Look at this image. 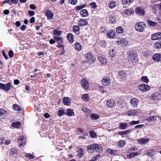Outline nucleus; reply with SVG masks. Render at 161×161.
Listing matches in <instances>:
<instances>
[{"mask_svg":"<svg viewBox=\"0 0 161 161\" xmlns=\"http://www.w3.org/2000/svg\"><path fill=\"white\" fill-rule=\"evenodd\" d=\"M146 24L143 22L137 23L135 26L136 30L139 32H143L146 28Z\"/></svg>","mask_w":161,"mask_h":161,"instance_id":"1","label":"nucleus"},{"mask_svg":"<svg viewBox=\"0 0 161 161\" xmlns=\"http://www.w3.org/2000/svg\"><path fill=\"white\" fill-rule=\"evenodd\" d=\"M86 61L90 64H93L95 62V58L93 56L91 53H89L85 55Z\"/></svg>","mask_w":161,"mask_h":161,"instance_id":"2","label":"nucleus"},{"mask_svg":"<svg viewBox=\"0 0 161 161\" xmlns=\"http://www.w3.org/2000/svg\"><path fill=\"white\" fill-rule=\"evenodd\" d=\"M137 54L133 52H130L129 55V59L132 63H136L138 61V58Z\"/></svg>","mask_w":161,"mask_h":161,"instance_id":"3","label":"nucleus"},{"mask_svg":"<svg viewBox=\"0 0 161 161\" xmlns=\"http://www.w3.org/2000/svg\"><path fill=\"white\" fill-rule=\"evenodd\" d=\"M138 88L142 91L145 92L149 90L150 86L147 85L142 83L138 85Z\"/></svg>","mask_w":161,"mask_h":161,"instance_id":"4","label":"nucleus"},{"mask_svg":"<svg viewBox=\"0 0 161 161\" xmlns=\"http://www.w3.org/2000/svg\"><path fill=\"white\" fill-rule=\"evenodd\" d=\"M12 86L11 83L9 82L6 84H3L0 83V88L3 89L6 91L9 90L10 87Z\"/></svg>","mask_w":161,"mask_h":161,"instance_id":"5","label":"nucleus"},{"mask_svg":"<svg viewBox=\"0 0 161 161\" xmlns=\"http://www.w3.org/2000/svg\"><path fill=\"white\" fill-rule=\"evenodd\" d=\"M151 99L155 101L158 102L161 99V94L158 93H155L151 96Z\"/></svg>","mask_w":161,"mask_h":161,"instance_id":"6","label":"nucleus"},{"mask_svg":"<svg viewBox=\"0 0 161 161\" xmlns=\"http://www.w3.org/2000/svg\"><path fill=\"white\" fill-rule=\"evenodd\" d=\"M152 59L156 62H161V54L159 53L154 54L152 56Z\"/></svg>","mask_w":161,"mask_h":161,"instance_id":"7","label":"nucleus"},{"mask_svg":"<svg viewBox=\"0 0 161 161\" xmlns=\"http://www.w3.org/2000/svg\"><path fill=\"white\" fill-rule=\"evenodd\" d=\"M116 42L118 45H120L121 46L125 45L127 43V40L125 38H119L118 39Z\"/></svg>","mask_w":161,"mask_h":161,"instance_id":"8","label":"nucleus"},{"mask_svg":"<svg viewBox=\"0 0 161 161\" xmlns=\"http://www.w3.org/2000/svg\"><path fill=\"white\" fill-rule=\"evenodd\" d=\"M45 15L47 17L48 20L52 19L53 18L54 14L51 12V11L49 10H46L45 11Z\"/></svg>","mask_w":161,"mask_h":161,"instance_id":"9","label":"nucleus"},{"mask_svg":"<svg viewBox=\"0 0 161 161\" xmlns=\"http://www.w3.org/2000/svg\"><path fill=\"white\" fill-rule=\"evenodd\" d=\"M81 85L83 88L87 89L88 87V83L87 80L85 79H83L81 80Z\"/></svg>","mask_w":161,"mask_h":161,"instance_id":"10","label":"nucleus"},{"mask_svg":"<svg viewBox=\"0 0 161 161\" xmlns=\"http://www.w3.org/2000/svg\"><path fill=\"white\" fill-rule=\"evenodd\" d=\"M18 143L19 144V147H22L25 145V137L22 136H21L19 138L18 141Z\"/></svg>","mask_w":161,"mask_h":161,"instance_id":"11","label":"nucleus"},{"mask_svg":"<svg viewBox=\"0 0 161 161\" xmlns=\"http://www.w3.org/2000/svg\"><path fill=\"white\" fill-rule=\"evenodd\" d=\"M137 14L142 16L144 14L145 11L141 8L138 7L135 10Z\"/></svg>","mask_w":161,"mask_h":161,"instance_id":"12","label":"nucleus"},{"mask_svg":"<svg viewBox=\"0 0 161 161\" xmlns=\"http://www.w3.org/2000/svg\"><path fill=\"white\" fill-rule=\"evenodd\" d=\"M71 99L69 97H64L63 99V103L66 105H69L71 103Z\"/></svg>","mask_w":161,"mask_h":161,"instance_id":"13","label":"nucleus"},{"mask_svg":"<svg viewBox=\"0 0 161 161\" xmlns=\"http://www.w3.org/2000/svg\"><path fill=\"white\" fill-rule=\"evenodd\" d=\"M65 114L69 116H72L74 115L73 109L70 108L67 109L65 112Z\"/></svg>","mask_w":161,"mask_h":161,"instance_id":"14","label":"nucleus"},{"mask_svg":"<svg viewBox=\"0 0 161 161\" xmlns=\"http://www.w3.org/2000/svg\"><path fill=\"white\" fill-rule=\"evenodd\" d=\"M149 139L142 138L139 139L138 140L137 142L140 144H144L147 143L149 142Z\"/></svg>","mask_w":161,"mask_h":161,"instance_id":"15","label":"nucleus"},{"mask_svg":"<svg viewBox=\"0 0 161 161\" xmlns=\"http://www.w3.org/2000/svg\"><path fill=\"white\" fill-rule=\"evenodd\" d=\"M110 81L109 77H104L102 80V84L104 86H107L110 83Z\"/></svg>","mask_w":161,"mask_h":161,"instance_id":"16","label":"nucleus"},{"mask_svg":"<svg viewBox=\"0 0 161 161\" xmlns=\"http://www.w3.org/2000/svg\"><path fill=\"white\" fill-rule=\"evenodd\" d=\"M107 105L109 108L114 107L115 105V103L114 100L110 99L107 102Z\"/></svg>","mask_w":161,"mask_h":161,"instance_id":"17","label":"nucleus"},{"mask_svg":"<svg viewBox=\"0 0 161 161\" xmlns=\"http://www.w3.org/2000/svg\"><path fill=\"white\" fill-rule=\"evenodd\" d=\"M95 146H96V144L94 143L93 145H89L87 147V149L88 150V152L90 153H92L94 152L95 149Z\"/></svg>","mask_w":161,"mask_h":161,"instance_id":"18","label":"nucleus"},{"mask_svg":"<svg viewBox=\"0 0 161 161\" xmlns=\"http://www.w3.org/2000/svg\"><path fill=\"white\" fill-rule=\"evenodd\" d=\"M53 39L56 41L58 44L62 43L63 42V39L61 37H59L56 36H54Z\"/></svg>","mask_w":161,"mask_h":161,"instance_id":"19","label":"nucleus"},{"mask_svg":"<svg viewBox=\"0 0 161 161\" xmlns=\"http://www.w3.org/2000/svg\"><path fill=\"white\" fill-rule=\"evenodd\" d=\"M67 38L69 42L72 43L74 42V37L73 35L71 33H69L67 35Z\"/></svg>","mask_w":161,"mask_h":161,"instance_id":"20","label":"nucleus"},{"mask_svg":"<svg viewBox=\"0 0 161 161\" xmlns=\"http://www.w3.org/2000/svg\"><path fill=\"white\" fill-rule=\"evenodd\" d=\"M88 24V22L86 19H81L78 22V25L80 26H83L86 25Z\"/></svg>","mask_w":161,"mask_h":161,"instance_id":"21","label":"nucleus"},{"mask_svg":"<svg viewBox=\"0 0 161 161\" xmlns=\"http://www.w3.org/2000/svg\"><path fill=\"white\" fill-rule=\"evenodd\" d=\"M119 126V129L122 130L126 129L128 127L127 123L122 122L120 123Z\"/></svg>","mask_w":161,"mask_h":161,"instance_id":"22","label":"nucleus"},{"mask_svg":"<svg viewBox=\"0 0 161 161\" xmlns=\"http://www.w3.org/2000/svg\"><path fill=\"white\" fill-rule=\"evenodd\" d=\"M80 13L82 17H87L88 15V13L87 10L85 9H83L81 10Z\"/></svg>","mask_w":161,"mask_h":161,"instance_id":"23","label":"nucleus"},{"mask_svg":"<svg viewBox=\"0 0 161 161\" xmlns=\"http://www.w3.org/2000/svg\"><path fill=\"white\" fill-rule=\"evenodd\" d=\"M138 102V99L136 98H132L130 100V103L133 106L136 107Z\"/></svg>","mask_w":161,"mask_h":161,"instance_id":"24","label":"nucleus"},{"mask_svg":"<svg viewBox=\"0 0 161 161\" xmlns=\"http://www.w3.org/2000/svg\"><path fill=\"white\" fill-rule=\"evenodd\" d=\"M82 48V47L81 44L78 42H76L75 43V49L76 51L78 52L80 51Z\"/></svg>","mask_w":161,"mask_h":161,"instance_id":"25","label":"nucleus"},{"mask_svg":"<svg viewBox=\"0 0 161 161\" xmlns=\"http://www.w3.org/2000/svg\"><path fill=\"white\" fill-rule=\"evenodd\" d=\"M21 123L19 121L13 122L12 124V127L15 128H19L21 126Z\"/></svg>","mask_w":161,"mask_h":161,"instance_id":"26","label":"nucleus"},{"mask_svg":"<svg viewBox=\"0 0 161 161\" xmlns=\"http://www.w3.org/2000/svg\"><path fill=\"white\" fill-rule=\"evenodd\" d=\"M138 153L137 152H133L130 153V154L127 155V157L130 159L133 158L138 155Z\"/></svg>","mask_w":161,"mask_h":161,"instance_id":"27","label":"nucleus"},{"mask_svg":"<svg viewBox=\"0 0 161 161\" xmlns=\"http://www.w3.org/2000/svg\"><path fill=\"white\" fill-rule=\"evenodd\" d=\"M131 131V130H127L124 131L119 132L118 133V134L121 136H124L125 135L129 134Z\"/></svg>","mask_w":161,"mask_h":161,"instance_id":"28","label":"nucleus"},{"mask_svg":"<svg viewBox=\"0 0 161 161\" xmlns=\"http://www.w3.org/2000/svg\"><path fill=\"white\" fill-rule=\"evenodd\" d=\"M146 23L148 25L152 27L155 26L157 24V23L150 20H147Z\"/></svg>","mask_w":161,"mask_h":161,"instance_id":"29","label":"nucleus"},{"mask_svg":"<svg viewBox=\"0 0 161 161\" xmlns=\"http://www.w3.org/2000/svg\"><path fill=\"white\" fill-rule=\"evenodd\" d=\"M95 150L96 151L99 153H101L103 151L102 148L99 145L96 144L95 146Z\"/></svg>","mask_w":161,"mask_h":161,"instance_id":"30","label":"nucleus"},{"mask_svg":"<svg viewBox=\"0 0 161 161\" xmlns=\"http://www.w3.org/2000/svg\"><path fill=\"white\" fill-rule=\"evenodd\" d=\"M109 22L110 23L113 24L115 22V18L114 15H110L108 17Z\"/></svg>","mask_w":161,"mask_h":161,"instance_id":"31","label":"nucleus"},{"mask_svg":"<svg viewBox=\"0 0 161 161\" xmlns=\"http://www.w3.org/2000/svg\"><path fill=\"white\" fill-rule=\"evenodd\" d=\"M73 31L77 35L79 34V27L77 25H75L73 28Z\"/></svg>","mask_w":161,"mask_h":161,"instance_id":"32","label":"nucleus"},{"mask_svg":"<svg viewBox=\"0 0 161 161\" xmlns=\"http://www.w3.org/2000/svg\"><path fill=\"white\" fill-rule=\"evenodd\" d=\"M146 154L150 156H153L155 154V150L153 149L147 150V151Z\"/></svg>","mask_w":161,"mask_h":161,"instance_id":"33","label":"nucleus"},{"mask_svg":"<svg viewBox=\"0 0 161 161\" xmlns=\"http://www.w3.org/2000/svg\"><path fill=\"white\" fill-rule=\"evenodd\" d=\"M115 33L114 30L110 31L107 34V36L110 38H113L114 36Z\"/></svg>","mask_w":161,"mask_h":161,"instance_id":"34","label":"nucleus"},{"mask_svg":"<svg viewBox=\"0 0 161 161\" xmlns=\"http://www.w3.org/2000/svg\"><path fill=\"white\" fill-rule=\"evenodd\" d=\"M13 108L14 110L20 111L22 110L21 108L17 104H14L13 105Z\"/></svg>","mask_w":161,"mask_h":161,"instance_id":"35","label":"nucleus"},{"mask_svg":"<svg viewBox=\"0 0 161 161\" xmlns=\"http://www.w3.org/2000/svg\"><path fill=\"white\" fill-rule=\"evenodd\" d=\"M98 60L102 64H106L107 60L104 57L99 56L98 57Z\"/></svg>","mask_w":161,"mask_h":161,"instance_id":"36","label":"nucleus"},{"mask_svg":"<svg viewBox=\"0 0 161 161\" xmlns=\"http://www.w3.org/2000/svg\"><path fill=\"white\" fill-rule=\"evenodd\" d=\"M91 118L92 120H96L98 119L99 118V115L95 114H92L91 115Z\"/></svg>","mask_w":161,"mask_h":161,"instance_id":"37","label":"nucleus"},{"mask_svg":"<svg viewBox=\"0 0 161 161\" xmlns=\"http://www.w3.org/2000/svg\"><path fill=\"white\" fill-rule=\"evenodd\" d=\"M136 112L135 110H131L128 111V115L129 116L136 115Z\"/></svg>","mask_w":161,"mask_h":161,"instance_id":"38","label":"nucleus"},{"mask_svg":"<svg viewBox=\"0 0 161 161\" xmlns=\"http://www.w3.org/2000/svg\"><path fill=\"white\" fill-rule=\"evenodd\" d=\"M156 119V118L155 116H151L147 118L146 120L148 122H151L155 120Z\"/></svg>","mask_w":161,"mask_h":161,"instance_id":"39","label":"nucleus"},{"mask_svg":"<svg viewBox=\"0 0 161 161\" xmlns=\"http://www.w3.org/2000/svg\"><path fill=\"white\" fill-rule=\"evenodd\" d=\"M116 32L118 33H123L124 32L123 28L121 26H119L116 28Z\"/></svg>","mask_w":161,"mask_h":161,"instance_id":"40","label":"nucleus"},{"mask_svg":"<svg viewBox=\"0 0 161 161\" xmlns=\"http://www.w3.org/2000/svg\"><path fill=\"white\" fill-rule=\"evenodd\" d=\"M58 116H62L65 114V112L64 109H61L58 110Z\"/></svg>","mask_w":161,"mask_h":161,"instance_id":"41","label":"nucleus"},{"mask_svg":"<svg viewBox=\"0 0 161 161\" xmlns=\"http://www.w3.org/2000/svg\"><path fill=\"white\" fill-rule=\"evenodd\" d=\"M7 114V111L4 109H0V117L6 115Z\"/></svg>","mask_w":161,"mask_h":161,"instance_id":"42","label":"nucleus"},{"mask_svg":"<svg viewBox=\"0 0 161 161\" xmlns=\"http://www.w3.org/2000/svg\"><path fill=\"white\" fill-rule=\"evenodd\" d=\"M125 144V142L124 140H120L118 143L117 145L119 147H123Z\"/></svg>","mask_w":161,"mask_h":161,"instance_id":"43","label":"nucleus"},{"mask_svg":"<svg viewBox=\"0 0 161 161\" xmlns=\"http://www.w3.org/2000/svg\"><path fill=\"white\" fill-rule=\"evenodd\" d=\"M141 80L142 82L147 83L149 82V80L147 77L146 76H143L141 79Z\"/></svg>","mask_w":161,"mask_h":161,"instance_id":"44","label":"nucleus"},{"mask_svg":"<svg viewBox=\"0 0 161 161\" xmlns=\"http://www.w3.org/2000/svg\"><path fill=\"white\" fill-rule=\"evenodd\" d=\"M126 75V71H121L119 72V75L122 78L125 77Z\"/></svg>","mask_w":161,"mask_h":161,"instance_id":"45","label":"nucleus"},{"mask_svg":"<svg viewBox=\"0 0 161 161\" xmlns=\"http://www.w3.org/2000/svg\"><path fill=\"white\" fill-rule=\"evenodd\" d=\"M62 31L57 30H55L53 31L54 35L57 36H60L62 33Z\"/></svg>","mask_w":161,"mask_h":161,"instance_id":"46","label":"nucleus"},{"mask_svg":"<svg viewBox=\"0 0 161 161\" xmlns=\"http://www.w3.org/2000/svg\"><path fill=\"white\" fill-rule=\"evenodd\" d=\"M81 98L85 102H87L89 99L88 95L87 94H85L82 95L81 97Z\"/></svg>","mask_w":161,"mask_h":161,"instance_id":"47","label":"nucleus"},{"mask_svg":"<svg viewBox=\"0 0 161 161\" xmlns=\"http://www.w3.org/2000/svg\"><path fill=\"white\" fill-rule=\"evenodd\" d=\"M116 5V3L113 1H111L108 4L109 7L111 8H113L115 7Z\"/></svg>","mask_w":161,"mask_h":161,"instance_id":"48","label":"nucleus"},{"mask_svg":"<svg viewBox=\"0 0 161 161\" xmlns=\"http://www.w3.org/2000/svg\"><path fill=\"white\" fill-rule=\"evenodd\" d=\"M134 0H122V3L123 5L124 4H130Z\"/></svg>","mask_w":161,"mask_h":161,"instance_id":"49","label":"nucleus"},{"mask_svg":"<svg viewBox=\"0 0 161 161\" xmlns=\"http://www.w3.org/2000/svg\"><path fill=\"white\" fill-rule=\"evenodd\" d=\"M90 135L92 138H96L97 135L96 133L93 130H92L90 131Z\"/></svg>","mask_w":161,"mask_h":161,"instance_id":"50","label":"nucleus"},{"mask_svg":"<svg viewBox=\"0 0 161 161\" xmlns=\"http://www.w3.org/2000/svg\"><path fill=\"white\" fill-rule=\"evenodd\" d=\"M18 153V150L15 148H13L11 149V151L10 153V154L13 155L14 154H17Z\"/></svg>","mask_w":161,"mask_h":161,"instance_id":"51","label":"nucleus"},{"mask_svg":"<svg viewBox=\"0 0 161 161\" xmlns=\"http://www.w3.org/2000/svg\"><path fill=\"white\" fill-rule=\"evenodd\" d=\"M78 153L79 154L78 155V156H79L80 158H81L83 156V150L81 148H80L79 149V150Z\"/></svg>","mask_w":161,"mask_h":161,"instance_id":"52","label":"nucleus"},{"mask_svg":"<svg viewBox=\"0 0 161 161\" xmlns=\"http://www.w3.org/2000/svg\"><path fill=\"white\" fill-rule=\"evenodd\" d=\"M97 89L99 90L101 93H103L105 92V91L104 90V87L102 86H98L97 87Z\"/></svg>","mask_w":161,"mask_h":161,"instance_id":"53","label":"nucleus"},{"mask_svg":"<svg viewBox=\"0 0 161 161\" xmlns=\"http://www.w3.org/2000/svg\"><path fill=\"white\" fill-rule=\"evenodd\" d=\"M86 6V5L84 4L83 5H81L79 6H77L76 7V9L77 10H80L83 8H85Z\"/></svg>","mask_w":161,"mask_h":161,"instance_id":"54","label":"nucleus"},{"mask_svg":"<svg viewBox=\"0 0 161 161\" xmlns=\"http://www.w3.org/2000/svg\"><path fill=\"white\" fill-rule=\"evenodd\" d=\"M100 44L101 47H104L106 46V44L105 41L103 40L101 41L100 42Z\"/></svg>","mask_w":161,"mask_h":161,"instance_id":"55","label":"nucleus"},{"mask_svg":"<svg viewBox=\"0 0 161 161\" xmlns=\"http://www.w3.org/2000/svg\"><path fill=\"white\" fill-rule=\"evenodd\" d=\"M25 157L29 159H33L34 158L35 156L31 154H28L26 155Z\"/></svg>","mask_w":161,"mask_h":161,"instance_id":"56","label":"nucleus"},{"mask_svg":"<svg viewBox=\"0 0 161 161\" xmlns=\"http://www.w3.org/2000/svg\"><path fill=\"white\" fill-rule=\"evenodd\" d=\"M151 39L153 40H156L158 39V37L156 33L153 34L151 36Z\"/></svg>","mask_w":161,"mask_h":161,"instance_id":"57","label":"nucleus"},{"mask_svg":"<svg viewBox=\"0 0 161 161\" xmlns=\"http://www.w3.org/2000/svg\"><path fill=\"white\" fill-rule=\"evenodd\" d=\"M140 123V120L134 121L133 120L130 123V124L132 125L137 124Z\"/></svg>","mask_w":161,"mask_h":161,"instance_id":"58","label":"nucleus"},{"mask_svg":"<svg viewBox=\"0 0 161 161\" xmlns=\"http://www.w3.org/2000/svg\"><path fill=\"white\" fill-rule=\"evenodd\" d=\"M134 13V11L131 9H129L126 10L127 14H133Z\"/></svg>","mask_w":161,"mask_h":161,"instance_id":"59","label":"nucleus"},{"mask_svg":"<svg viewBox=\"0 0 161 161\" xmlns=\"http://www.w3.org/2000/svg\"><path fill=\"white\" fill-rule=\"evenodd\" d=\"M155 46L158 48L161 47V42H158L155 43Z\"/></svg>","mask_w":161,"mask_h":161,"instance_id":"60","label":"nucleus"},{"mask_svg":"<svg viewBox=\"0 0 161 161\" xmlns=\"http://www.w3.org/2000/svg\"><path fill=\"white\" fill-rule=\"evenodd\" d=\"M90 5L92 7L94 8H97V6L96 3L95 2H92L90 4Z\"/></svg>","mask_w":161,"mask_h":161,"instance_id":"61","label":"nucleus"},{"mask_svg":"<svg viewBox=\"0 0 161 161\" xmlns=\"http://www.w3.org/2000/svg\"><path fill=\"white\" fill-rule=\"evenodd\" d=\"M11 141L10 140L5 139L4 140V143L6 145H8L11 143Z\"/></svg>","mask_w":161,"mask_h":161,"instance_id":"62","label":"nucleus"},{"mask_svg":"<svg viewBox=\"0 0 161 161\" xmlns=\"http://www.w3.org/2000/svg\"><path fill=\"white\" fill-rule=\"evenodd\" d=\"M14 55V52L12 50H10L8 52V55L10 58H12Z\"/></svg>","mask_w":161,"mask_h":161,"instance_id":"63","label":"nucleus"},{"mask_svg":"<svg viewBox=\"0 0 161 161\" xmlns=\"http://www.w3.org/2000/svg\"><path fill=\"white\" fill-rule=\"evenodd\" d=\"M71 4L73 5H75L77 2V0H69Z\"/></svg>","mask_w":161,"mask_h":161,"instance_id":"64","label":"nucleus"}]
</instances>
